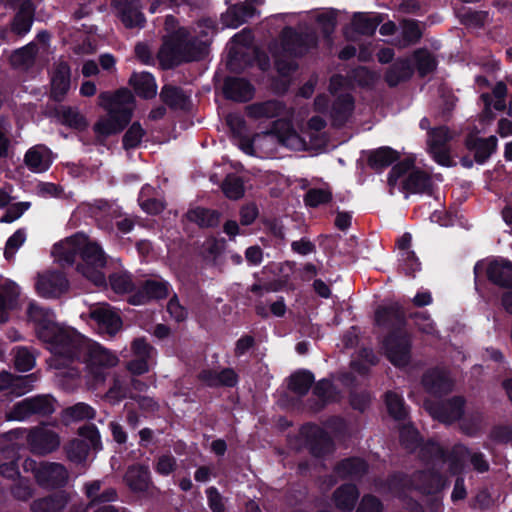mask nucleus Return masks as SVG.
Here are the masks:
<instances>
[{"label":"nucleus","mask_w":512,"mask_h":512,"mask_svg":"<svg viewBox=\"0 0 512 512\" xmlns=\"http://www.w3.org/2000/svg\"><path fill=\"white\" fill-rule=\"evenodd\" d=\"M27 316L34 323L35 332L39 340L48 345L52 354L51 366L55 369L69 367L77 361L85 348L86 338L75 329L61 326L54 320L50 309L30 303Z\"/></svg>","instance_id":"nucleus-1"},{"label":"nucleus","mask_w":512,"mask_h":512,"mask_svg":"<svg viewBox=\"0 0 512 512\" xmlns=\"http://www.w3.org/2000/svg\"><path fill=\"white\" fill-rule=\"evenodd\" d=\"M99 106L107 112V117H100L93 125L98 141L102 142L112 135L122 132L131 122L135 107V98L127 88H120L114 93L101 92Z\"/></svg>","instance_id":"nucleus-2"},{"label":"nucleus","mask_w":512,"mask_h":512,"mask_svg":"<svg viewBox=\"0 0 512 512\" xmlns=\"http://www.w3.org/2000/svg\"><path fill=\"white\" fill-rule=\"evenodd\" d=\"M209 53L206 41L190 37L184 28L165 37L158 52V60L163 69H174L183 63L203 60Z\"/></svg>","instance_id":"nucleus-3"},{"label":"nucleus","mask_w":512,"mask_h":512,"mask_svg":"<svg viewBox=\"0 0 512 512\" xmlns=\"http://www.w3.org/2000/svg\"><path fill=\"white\" fill-rule=\"evenodd\" d=\"M389 483L401 488H409L423 495H436L446 487L447 479L435 468L414 471L409 477L395 474Z\"/></svg>","instance_id":"nucleus-4"},{"label":"nucleus","mask_w":512,"mask_h":512,"mask_svg":"<svg viewBox=\"0 0 512 512\" xmlns=\"http://www.w3.org/2000/svg\"><path fill=\"white\" fill-rule=\"evenodd\" d=\"M279 41L283 53L293 59H302L319 46V37L315 31H300L289 25L282 28Z\"/></svg>","instance_id":"nucleus-5"},{"label":"nucleus","mask_w":512,"mask_h":512,"mask_svg":"<svg viewBox=\"0 0 512 512\" xmlns=\"http://www.w3.org/2000/svg\"><path fill=\"white\" fill-rule=\"evenodd\" d=\"M77 434L80 438L69 441L64 446L67 459L75 464H82L86 461L90 449L102 450L101 435L97 426L87 423L78 428Z\"/></svg>","instance_id":"nucleus-6"},{"label":"nucleus","mask_w":512,"mask_h":512,"mask_svg":"<svg viewBox=\"0 0 512 512\" xmlns=\"http://www.w3.org/2000/svg\"><path fill=\"white\" fill-rule=\"evenodd\" d=\"M381 348L392 365L404 367L411 360V335L407 330L401 332L389 331L381 340Z\"/></svg>","instance_id":"nucleus-7"},{"label":"nucleus","mask_w":512,"mask_h":512,"mask_svg":"<svg viewBox=\"0 0 512 512\" xmlns=\"http://www.w3.org/2000/svg\"><path fill=\"white\" fill-rule=\"evenodd\" d=\"M300 435L305 449L316 459H323L335 451V443L331 435L315 423L303 424Z\"/></svg>","instance_id":"nucleus-8"},{"label":"nucleus","mask_w":512,"mask_h":512,"mask_svg":"<svg viewBox=\"0 0 512 512\" xmlns=\"http://www.w3.org/2000/svg\"><path fill=\"white\" fill-rule=\"evenodd\" d=\"M26 430L15 429L6 433L9 440L22 439ZM26 443L30 451L36 455H46L55 451L60 445V439L57 433L43 428L31 429L25 436Z\"/></svg>","instance_id":"nucleus-9"},{"label":"nucleus","mask_w":512,"mask_h":512,"mask_svg":"<svg viewBox=\"0 0 512 512\" xmlns=\"http://www.w3.org/2000/svg\"><path fill=\"white\" fill-rule=\"evenodd\" d=\"M56 399L51 395L42 394L25 398L13 407V419L24 420L32 415L48 417L56 410Z\"/></svg>","instance_id":"nucleus-10"},{"label":"nucleus","mask_w":512,"mask_h":512,"mask_svg":"<svg viewBox=\"0 0 512 512\" xmlns=\"http://www.w3.org/2000/svg\"><path fill=\"white\" fill-rule=\"evenodd\" d=\"M377 327L389 331L407 330V316L404 307L397 301L388 305H379L374 312Z\"/></svg>","instance_id":"nucleus-11"},{"label":"nucleus","mask_w":512,"mask_h":512,"mask_svg":"<svg viewBox=\"0 0 512 512\" xmlns=\"http://www.w3.org/2000/svg\"><path fill=\"white\" fill-rule=\"evenodd\" d=\"M90 319L96 323L99 332L114 336L122 328L120 314L108 303H101L90 309Z\"/></svg>","instance_id":"nucleus-12"},{"label":"nucleus","mask_w":512,"mask_h":512,"mask_svg":"<svg viewBox=\"0 0 512 512\" xmlns=\"http://www.w3.org/2000/svg\"><path fill=\"white\" fill-rule=\"evenodd\" d=\"M35 288L43 298H59L68 291L69 281L61 271H46L38 276Z\"/></svg>","instance_id":"nucleus-13"},{"label":"nucleus","mask_w":512,"mask_h":512,"mask_svg":"<svg viewBox=\"0 0 512 512\" xmlns=\"http://www.w3.org/2000/svg\"><path fill=\"white\" fill-rule=\"evenodd\" d=\"M197 380L208 388H234L239 383V375L231 367L216 371L211 368H203L196 375Z\"/></svg>","instance_id":"nucleus-14"},{"label":"nucleus","mask_w":512,"mask_h":512,"mask_svg":"<svg viewBox=\"0 0 512 512\" xmlns=\"http://www.w3.org/2000/svg\"><path fill=\"white\" fill-rule=\"evenodd\" d=\"M77 361L85 363L90 369L109 368L117 364L118 358L103 346L85 341V348Z\"/></svg>","instance_id":"nucleus-15"},{"label":"nucleus","mask_w":512,"mask_h":512,"mask_svg":"<svg viewBox=\"0 0 512 512\" xmlns=\"http://www.w3.org/2000/svg\"><path fill=\"white\" fill-rule=\"evenodd\" d=\"M257 0H245L228 7L221 15V22L225 27L236 29L243 25L248 19L259 14L254 4Z\"/></svg>","instance_id":"nucleus-16"},{"label":"nucleus","mask_w":512,"mask_h":512,"mask_svg":"<svg viewBox=\"0 0 512 512\" xmlns=\"http://www.w3.org/2000/svg\"><path fill=\"white\" fill-rule=\"evenodd\" d=\"M169 295V283L164 280H145L141 287L129 298L132 305L145 304L150 300H161Z\"/></svg>","instance_id":"nucleus-17"},{"label":"nucleus","mask_w":512,"mask_h":512,"mask_svg":"<svg viewBox=\"0 0 512 512\" xmlns=\"http://www.w3.org/2000/svg\"><path fill=\"white\" fill-rule=\"evenodd\" d=\"M36 7L31 0L22 1L9 22L10 32L17 37L27 35L35 20Z\"/></svg>","instance_id":"nucleus-18"},{"label":"nucleus","mask_w":512,"mask_h":512,"mask_svg":"<svg viewBox=\"0 0 512 512\" xmlns=\"http://www.w3.org/2000/svg\"><path fill=\"white\" fill-rule=\"evenodd\" d=\"M486 277L499 288L512 289V261L502 257L491 260L486 267Z\"/></svg>","instance_id":"nucleus-19"},{"label":"nucleus","mask_w":512,"mask_h":512,"mask_svg":"<svg viewBox=\"0 0 512 512\" xmlns=\"http://www.w3.org/2000/svg\"><path fill=\"white\" fill-rule=\"evenodd\" d=\"M67 480V469L60 463L43 462L42 467L37 471L36 482L44 488L64 487Z\"/></svg>","instance_id":"nucleus-20"},{"label":"nucleus","mask_w":512,"mask_h":512,"mask_svg":"<svg viewBox=\"0 0 512 512\" xmlns=\"http://www.w3.org/2000/svg\"><path fill=\"white\" fill-rule=\"evenodd\" d=\"M254 93L253 85L245 78L228 76L224 79L223 95L228 100L245 103L253 98Z\"/></svg>","instance_id":"nucleus-21"},{"label":"nucleus","mask_w":512,"mask_h":512,"mask_svg":"<svg viewBox=\"0 0 512 512\" xmlns=\"http://www.w3.org/2000/svg\"><path fill=\"white\" fill-rule=\"evenodd\" d=\"M465 147L467 150L474 152V161L482 165L496 152L498 139L494 135L482 138L469 134L465 138Z\"/></svg>","instance_id":"nucleus-22"},{"label":"nucleus","mask_w":512,"mask_h":512,"mask_svg":"<svg viewBox=\"0 0 512 512\" xmlns=\"http://www.w3.org/2000/svg\"><path fill=\"white\" fill-rule=\"evenodd\" d=\"M123 479L134 493H145L153 485L150 469L144 464L136 463L128 466Z\"/></svg>","instance_id":"nucleus-23"},{"label":"nucleus","mask_w":512,"mask_h":512,"mask_svg":"<svg viewBox=\"0 0 512 512\" xmlns=\"http://www.w3.org/2000/svg\"><path fill=\"white\" fill-rule=\"evenodd\" d=\"M402 190L410 194H426L432 196L434 183L430 174L414 167L402 182Z\"/></svg>","instance_id":"nucleus-24"},{"label":"nucleus","mask_w":512,"mask_h":512,"mask_svg":"<svg viewBox=\"0 0 512 512\" xmlns=\"http://www.w3.org/2000/svg\"><path fill=\"white\" fill-rule=\"evenodd\" d=\"M362 153L367 157V165L376 172H382L400 158L398 151L389 146L362 151Z\"/></svg>","instance_id":"nucleus-25"},{"label":"nucleus","mask_w":512,"mask_h":512,"mask_svg":"<svg viewBox=\"0 0 512 512\" xmlns=\"http://www.w3.org/2000/svg\"><path fill=\"white\" fill-rule=\"evenodd\" d=\"M115 9L120 21L126 28L143 27L145 16L139 6L132 0H118Z\"/></svg>","instance_id":"nucleus-26"},{"label":"nucleus","mask_w":512,"mask_h":512,"mask_svg":"<svg viewBox=\"0 0 512 512\" xmlns=\"http://www.w3.org/2000/svg\"><path fill=\"white\" fill-rule=\"evenodd\" d=\"M464 408L465 399L462 396H453L436 407L435 416L442 423L452 424L462 418Z\"/></svg>","instance_id":"nucleus-27"},{"label":"nucleus","mask_w":512,"mask_h":512,"mask_svg":"<svg viewBox=\"0 0 512 512\" xmlns=\"http://www.w3.org/2000/svg\"><path fill=\"white\" fill-rule=\"evenodd\" d=\"M333 472L341 479L361 478L368 472V464L360 457L350 456L338 461Z\"/></svg>","instance_id":"nucleus-28"},{"label":"nucleus","mask_w":512,"mask_h":512,"mask_svg":"<svg viewBox=\"0 0 512 512\" xmlns=\"http://www.w3.org/2000/svg\"><path fill=\"white\" fill-rule=\"evenodd\" d=\"M422 384L426 391L432 395H445L451 392L452 382L449 377L438 369H431L424 373Z\"/></svg>","instance_id":"nucleus-29"},{"label":"nucleus","mask_w":512,"mask_h":512,"mask_svg":"<svg viewBox=\"0 0 512 512\" xmlns=\"http://www.w3.org/2000/svg\"><path fill=\"white\" fill-rule=\"evenodd\" d=\"M359 495L358 487L354 483H344L335 489L332 500L340 511L351 512L356 506Z\"/></svg>","instance_id":"nucleus-30"},{"label":"nucleus","mask_w":512,"mask_h":512,"mask_svg":"<svg viewBox=\"0 0 512 512\" xmlns=\"http://www.w3.org/2000/svg\"><path fill=\"white\" fill-rule=\"evenodd\" d=\"M71 85V70L66 62L57 65L51 78V94L54 100L61 101Z\"/></svg>","instance_id":"nucleus-31"},{"label":"nucleus","mask_w":512,"mask_h":512,"mask_svg":"<svg viewBox=\"0 0 512 512\" xmlns=\"http://www.w3.org/2000/svg\"><path fill=\"white\" fill-rule=\"evenodd\" d=\"M69 495L59 490L45 497L33 500L30 509L32 512H61L69 502Z\"/></svg>","instance_id":"nucleus-32"},{"label":"nucleus","mask_w":512,"mask_h":512,"mask_svg":"<svg viewBox=\"0 0 512 512\" xmlns=\"http://www.w3.org/2000/svg\"><path fill=\"white\" fill-rule=\"evenodd\" d=\"M355 108V101L351 94L339 95L331 107L332 124L335 127H342L349 120Z\"/></svg>","instance_id":"nucleus-33"},{"label":"nucleus","mask_w":512,"mask_h":512,"mask_svg":"<svg viewBox=\"0 0 512 512\" xmlns=\"http://www.w3.org/2000/svg\"><path fill=\"white\" fill-rule=\"evenodd\" d=\"M159 97L171 110H186L190 104V97L183 88L172 84L163 85Z\"/></svg>","instance_id":"nucleus-34"},{"label":"nucleus","mask_w":512,"mask_h":512,"mask_svg":"<svg viewBox=\"0 0 512 512\" xmlns=\"http://www.w3.org/2000/svg\"><path fill=\"white\" fill-rule=\"evenodd\" d=\"M285 110V104L279 100L271 99L264 102H256L247 107V115L253 119L275 118Z\"/></svg>","instance_id":"nucleus-35"},{"label":"nucleus","mask_w":512,"mask_h":512,"mask_svg":"<svg viewBox=\"0 0 512 512\" xmlns=\"http://www.w3.org/2000/svg\"><path fill=\"white\" fill-rule=\"evenodd\" d=\"M315 383L314 374L307 369H298L288 377L287 387L298 397H305Z\"/></svg>","instance_id":"nucleus-36"},{"label":"nucleus","mask_w":512,"mask_h":512,"mask_svg":"<svg viewBox=\"0 0 512 512\" xmlns=\"http://www.w3.org/2000/svg\"><path fill=\"white\" fill-rule=\"evenodd\" d=\"M221 214L217 210L196 207L189 209L186 218L189 222L197 224L200 228H215L220 223Z\"/></svg>","instance_id":"nucleus-37"},{"label":"nucleus","mask_w":512,"mask_h":512,"mask_svg":"<svg viewBox=\"0 0 512 512\" xmlns=\"http://www.w3.org/2000/svg\"><path fill=\"white\" fill-rule=\"evenodd\" d=\"M413 70L407 59L394 62L385 72L384 80L389 87H396L412 77Z\"/></svg>","instance_id":"nucleus-38"},{"label":"nucleus","mask_w":512,"mask_h":512,"mask_svg":"<svg viewBox=\"0 0 512 512\" xmlns=\"http://www.w3.org/2000/svg\"><path fill=\"white\" fill-rule=\"evenodd\" d=\"M129 83L133 86L135 93L141 98L151 99L156 96L157 85L155 78L151 73H134L131 76Z\"/></svg>","instance_id":"nucleus-39"},{"label":"nucleus","mask_w":512,"mask_h":512,"mask_svg":"<svg viewBox=\"0 0 512 512\" xmlns=\"http://www.w3.org/2000/svg\"><path fill=\"white\" fill-rule=\"evenodd\" d=\"M0 292V323H6L9 320V311L17 305L19 297L18 286L12 282H6Z\"/></svg>","instance_id":"nucleus-40"},{"label":"nucleus","mask_w":512,"mask_h":512,"mask_svg":"<svg viewBox=\"0 0 512 512\" xmlns=\"http://www.w3.org/2000/svg\"><path fill=\"white\" fill-rule=\"evenodd\" d=\"M79 254L82 262L77 265L105 267L107 263L106 254L102 247L96 243L88 241L81 248Z\"/></svg>","instance_id":"nucleus-41"},{"label":"nucleus","mask_w":512,"mask_h":512,"mask_svg":"<svg viewBox=\"0 0 512 512\" xmlns=\"http://www.w3.org/2000/svg\"><path fill=\"white\" fill-rule=\"evenodd\" d=\"M419 454L426 463H434L437 461L446 463L450 458V453L440 443L434 439H428L422 442L419 448Z\"/></svg>","instance_id":"nucleus-42"},{"label":"nucleus","mask_w":512,"mask_h":512,"mask_svg":"<svg viewBox=\"0 0 512 512\" xmlns=\"http://www.w3.org/2000/svg\"><path fill=\"white\" fill-rule=\"evenodd\" d=\"M380 23L381 19L379 16L370 17L365 12H355L351 21L353 30L364 36H373Z\"/></svg>","instance_id":"nucleus-43"},{"label":"nucleus","mask_w":512,"mask_h":512,"mask_svg":"<svg viewBox=\"0 0 512 512\" xmlns=\"http://www.w3.org/2000/svg\"><path fill=\"white\" fill-rule=\"evenodd\" d=\"M385 404L388 414L396 421H404L409 416V407L401 395L388 391L385 393Z\"/></svg>","instance_id":"nucleus-44"},{"label":"nucleus","mask_w":512,"mask_h":512,"mask_svg":"<svg viewBox=\"0 0 512 512\" xmlns=\"http://www.w3.org/2000/svg\"><path fill=\"white\" fill-rule=\"evenodd\" d=\"M56 114L61 123L69 128L83 131L88 126L86 118L76 108L63 106Z\"/></svg>","instance_id":"nucleus-45"},{"label":"nucleus","mask_w":512,"mask_h":512,"mask_svg":"<svg viewBox=\"0 0 512 512\" xmlns=\"http://www.w3.org/2000/svg\"><path fill=\"white\" fill-rule=\"evenodd\" d=\"M221 189L227 198L238 200L245 193L244 181L240 176L230 173L224 178Z\"/></svg>","instance_id":"nucleus-46"},{"label":"nucleus","mask_w":512,"mask_h":512,"mask_svg":"<svg viewBox=\"0 0 512 512\" xmlns=\"http://www.w3.org/2000/svg\"><path fill=\"white\" fill-rule=\"evenodd\" d=\"M63 417L72 421L92 420L96 410L87 403L79 402L64 409Z\"/></svg>","instance_id":"nucleus-47"},{"label":"nucleus","mask_w":512,"mask_h":512,"mask_svg":"<svg viewBox=\"0 0 512 512\" xmlns=\"http://www.w3.org/2000/svg\"><path fill=\"white\" fill-rule=\"evenodd\" d=\"M146 130L141 126L140 122H133L122 137V147L124 150L136 149L140 146Z\"/></svg>","instance_id":"nucleus-48"},{"label":"nucleus","mask_w":512,"mask_h":512,"mask_svg":"<svg viewBox=\"0 0 512 512\" xmlns=\"http://www.w3.org/2000/svg\"><path fill=\"white\" fill-rule=\"evenodd\" d=\"M111 289L117 294L131 293L135 289L132 276L126 272H115L109 275Z\"/></svg>","instance_id":"nucleus-49"},{"label":"nucleus","mask_w":512,"mask_h":512,"mask_svg":"<svg viewBox=\"0 0 512 512\" xmlns=\"http://www.w3.org/2000/svg\"><path fill=\"white\" fill-rule=\"evenodd\" d=\"M422 36L423 32L419 26V21L415 19H405L402 21V38L405 46L419 43Z\"/></svg>","instance_id":"nucleus-50"},{"label":"nucleus","mask_w":512,"mask_h":512,"mask_svg":"<svg viewBox=\"0 0 512 512\" xmlns=\"http://www.w3.org/2000/svg\"><path fill=\"white\" fill-rule=\"evenodd\" d=\"M417 71L421 77H425L436 69V61L426 49H418L414 52Z\"/></svg>","instance_id":"nucleus-51"},{"label":"nucleus","mask_w":512,"mask_h":512,"mask_svg":"<svg viewBox=\"0 0 512 512\" xmlns=\"http://www.w3.org/2000/svg\"><path fill=\"white\" fill-rule=\"evenodd\" d=\"M421 270V262L415 252H400L398 271L408 277H415Z\"/></svg>","instance_id":"nucleus-52"},{"label":"nucleus","mask_w":512,"mask_h":512,"mask_svg":"<svg viewBox=\"0 0 512 512\" xmlns=\"http://www.w3.org/2000/svg\"><path fill=\"white\" fill-rule=\"evenodd\" d=\"M313 394L323 403L332 401L337 394V388L333 381L323 378L313 384Z\"/></svg>","instance_id":"nucleus-53"},{"label":"nucleus","mask_w":512,"mask_h":512,"mask_svg":"<svg viewBox=\"0 0 512 512\" xmlns=\"http://www.w3.org/2000/svg\"><path fill=\"white\" fill-rule=\"evenodd\" d=\"M332 201V193L328 189L310 188L304 195L306 206L316 208Z\"/></svg>","instance_id":"nucleus-54"},{"label":"nucleus","mask_w":512,"mask_h":512,"mask_svg":"<svg viewBox=\"0 0 512 512\" xmlns=\"http://www.w3.org/2000/svg\"><path fill=\"white\" fill-rule=\"evenodd\" d=\"M45 146H34L27 150L24 156V163L33 172H41L47 169L43 162V152Z\"/></svg>","instance_id":"nucleus-55"},{"label":"nucleus","mask_w":512,"mask_h":512,"mask_svg":"<svg viewBox=\"0 0 512 512\" xmlns=\"http://www.w3.org/2000/svg\"><path fill=\"white\" fill-rule=\"evenodd\" d=\"M488 439L496 445H512V425H493L488 433Z\"/></svg>","instance_id":"nucleus-56"},{"label":"nucleus","mask_w":512,"mask_h":512,"mask_svg":"<svg viewBox=\"0 0 512 512\" xmlns=\"http://www.w3.org/2000/svg\"><path fill=\"white\" fill-rule=\"evenodd\" d=\"M35 380L34 374L24 376L13 374V381H11L9 392L14 396L20 397L32 390Z\"/></svg>","instance_id":"nucleus-57"},{"label":"nucleus","mask_w":512,"mask_h":512,"mask_svg":"<svg viewBox=\"0 0 512 512\" xmlns=\"http://www.w3.org/2000/svg\"><path fill=\"white\" fill-rule=\"evenodd\" d=\"M450 140L451 136L449 128L442 125L430 129L428 132L427 145L428 148L445 147Z\"/></svg>","instance_id":"nucleus-58"},{"label":"nucleus","mask_w":512,"mask_h":512,"mask_svg":"<svg viewBox=\"0 0 512 512\" xmlns=\"http://www.w3.org/2000/svg\"><path fill=\"white\" fill-rule=\"evenodd\" d=\"M414 168V160L413 159H404L401 161H396L392 166L391 170L388 173V185L391 187L396 186L398 180L404 175H408V173Z\"/></svg>","instance_id":"nucleus-59"},{"label":"nucleus","mask_w":512,"mask_h":512,"mask_svg":"<svg viewBox=\"0 0 512 512\" xmlns=\"http://www.w3.org/2000/svg\"><path fill=\"white\" fill-rule=\"evenodd\" d=\"M154 470L160 476H169L177 469V460L170 453H165L157 457L153 464Z\"/></svg>","instance_id":"nucleus-60"},{"label":"nucleus","mask_w":512,"mask_h":512,"mask_svg":"<svg viewBox=\"0 0 512 512\" xmlns=\"http://www.w3.org/2000/svg\"><path fill=\"white\" fill-rule=\"evenodd\" d=\"M462 450V455L469 457L470 463L474 470L478 473H486L490 469V464L482 452H472L470 448L465 445L459 446Z\"/></svg>","instance_id":"nucleus-61"},{"label":"nucleus","mask_w":512,"mask_h":512,"mask_svg":"<svg viewBox=\"0 0 512 512\" xmlns=\"http://www.w3.org/2000/svg\"><path fill=\"white\" fill-rule=\"evenodd\" d=\"M26 240V231L24 228L17 229L6 241L4 257L11 260L15 252L23 245Z\"/></svg>","instance_id":"nucleus-62"},{"label":"nucleus","mask_w":512,"mask_h":512,"mask_svg":"<svg viewBox=\"0 0 512 512\" xmlns=\"http://www.w3.org/2000/svg\"><path fill=\"white\" fill-rule=\"evenodd\" d=\"M35 362V356L27 347H20L17 350L14 366L18 371H30L35 366Z\"/></svg>","instance_id":"nucleus-63"},{"label":"nucleus","mask_w":512,"mask_h":512,"mask_svg":"<svg viewBox=\"0 0 512 512\" xmlns=\"http://www.w3.org/2000/svg\"><path fill=\"white\" fill-rule=\"evenodd\" d=\"M400 440L401 443L410 450L420 448L423 442L419 431L412 426H406L400 431Z\"/></svg>","instance_id":"nucleus-64"}]
</instances>
